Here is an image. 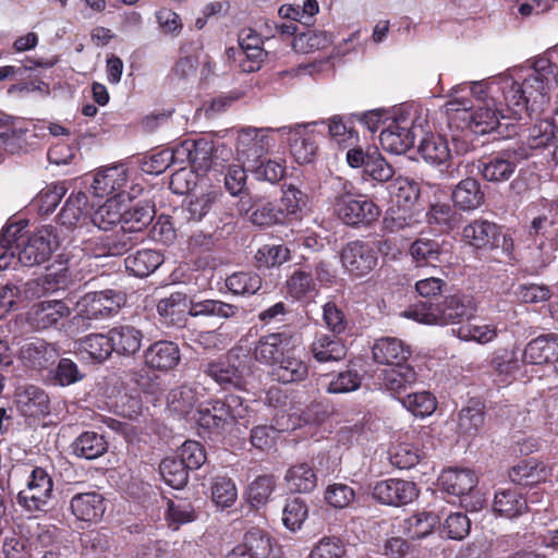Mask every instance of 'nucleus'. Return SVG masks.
I'll return each instance as SVG.
<instances>
[{"label":"nucleus","mask_w":558,"mask_h":558,"mask_svg":"<svg viewBox=\"0 0 558 558\" xmlns=\"http://www.w3.org/2000/svg\"><path fill=\"white\" fill-rule=\"evenodd\" d=\"M511 69L488 80L461 83L450 89L447 104L449 112H456L458 118L466 123V128L475 134H487L495 131L500 119L521 120L530 116L531 104L524 112L515 114L501 82Z\"/></svg>","instance_id":"1"},{"label":"nucleus","mask_w":558,"mask_h":558,"mask_svg":"<svg viewBox=\"0 0 558 558\" xmlns=\"http://www.w3.org/2000/svg\"><path fill=\"white\" fill-rule=\"evenodd\" d=\"M557 60L558 44L529 64L512 68L510 74L501 78L506 98L515 114L524 112L529 104L532 110H538L549 102L551 90L557 84Z\"/></svg>","instance_id":"2"},{"label":"nucleus","mask_w":558,"mask_h":558,"mask_svg":"<svg viewBox=\"0 0 558 558\" xmlns=\"http://www.w3.org/2000/svg\"><path fill=\"white\" fill-rule=\"evenodd\" d=\"M23 221L7 226L0 233V270L47 262L59 246L56 228L44 226L27 235Z\"/></svg>","instance_id":"3"},{"label":"nucleus","mask_w":558,"mask_h":558,"mask_svg":"<svg viewBox=\"0 0 558 558\" xmlns=\"http://www.w3.org/2000/svg\"><path fill=\"white\" fill-rule=\"evenodd\" d=\"M125 294L116 290L88 292L76 302L72 300L47 299L38 302L36 314H70L75 304V314H113L125 304Z\"/></svg>","instance_id":"4"},{"label":"nucleus","mask_w":558,"mask_h":558,"mask_svg":"<svg viewBox=\"0 0 558 558\" xmlns=\"http://www.w3.org/2000/svg\"><path fill=\"white\" fill-rule=\"evenodd\" d=\"M418 120L416 107L407 104L395 107L392 120L379 135L381 148L395 155L407 153L414 145L416 130L421 128Z\"/></svg>","instance_id":"5"},{"label":"nucleus","mask_w":558,"mask_h":558,"mask_svg":"<svg viewBox=\"0 0 558 558\" xmlns=\"http://www.w3.org/2000/svg\"><path fill=\"white\" fill-rule=\"evenodd\" d=\"M337 217L347 226H368L380 215L379 207L366 195L354 192L351 184H343V190L333 201Z\"/></svg>","instance_id":"6"},{"label":"nucleus","mask_w":558,"mask_h":558,"mask_svg":"<svg viewBox=\"0 0 558 558\" xmlns=\"http://www.w3.org/2000/svg\"><path fill=\"white\" fill-rule=\"evenodd\" d=\"M276 128L245 126L238 131L235 140V158L245 167L266 157L276 145Z\"/></svg>","instance_id":"7"},{"label":"nucleus","mask_w":558,"mask_h":558,"mask_svg":"<svg viewBox=\"0 0 558 558\" xmlns=\"http://www.w3.org/2000/svg\"><path fill=\"white\" fill-rule=\"evenodd\" d=\"M326 122L313 121L276 128L278 134L287 135L290 151L298 163H310L317 151V126H325Z\"/></svg>","instance_id":"8"},{"label":"nucleus","mask_w":558,"mask_h":558,"mask_svg":"<svg viewBox=\"0 0 558 558\" xmlns=\"http://www.w3.org/2000/svg\"><path fill=\"white\" fill-rule=\"evenodd\" d=\"M418 324L424 325H451V333L466 341H476L478 343H487L492 341L496 335V328L490 325H480L476 323L477 316H466L465 320H460V316H410Z\"/></svg>","instance_id":"9"},{"label":"nucleus","mask_w":558,"mask_h":558,"mask_svg":"<svg viewBox=\"0 0 558 558\" xmlns=\"http://www.w3.org/2000/svg\"><path fill=\"white\" fill-rule=\"evenodd\" d=\"M245 409L239 397L230 396L226 400H210L198 404L195 421L206 429L223 428L231 422L244 416Z\"/></svg>","instance_id":"10"},{"label":"nucleus","mask_w":558,"mask_h":558,"mask_svg":"<svg viewBox=\"0 0 558 558\" xmlns=\"http://www.w3.org/2000/svg\"><path fill=\"white\" fill-rule=\"evenodd\" d=\"M53 481L40 466H34L27 480L26 488L17 494V502L29 512L45 511L52 498Z\"/></svg>","instance_id":"11"},{"label":"nucleus","mask_w":558,"mask_h":558,"mask_svg":"<svg viewBox=\"0 0 558 558\" xmlns=\"http://www.w3.org/2000/svg\"><path fill=\"white\" fill-rule=\"evenodd\" d=\"M529 156L530 153L523 145L508 148L481 161L478 171L488 182H506L512 177L519 163Z\"/></svg>","instance_id":"12"},{"label":"nucleus","mask_w":558,"mask_h":558,"mask_svg":"<svg viewBox=\"0 0 558 558\" xmlns=\"http://www.w3.org/2000/svg\"><path fill=\"white\" fill-rule=\"evenodd\" d=\"M201 369L225 390L244 388L243 368L239 356L232 351L218 359L202 363Z\"/></svg>","instance_id":"13"},{"label":"nucleus","mask_w":558,"mask_h":558,"mask_svg":"<svg viewBox=\"0 0 558 558\" xmlns=\"http://www.w3.org/2000/svg\"><path fill=\"white\" fill-rule=\"evenodd\" d=\"M389 246L388 241H379L378 246L362 241H353L347 244L341 252L343 267L353 276L362 277L368 274L377 265V250L383 251Z\"/></svg>","instance_id":"14"},{"label":"nucleus","mask_w":558,"mask_h":558,"mask_svg":"<svg viewBox=\"0 0 558 558\" xmlns=\"http://www.w3.org/2000/svg\"><path fill=\"white\" fill-rule=\"evenodd\" d=\"M158 314H230L231 306L227 303L205 300L193 303L182 292H175L161 299L157 304Z\"/></svg>","instance_id":"15"},{"label":"nucleus","mask_w":558,"mask_h":558,"mask_svg":"<svg viewBox=\"0 0 558 558\" xmlns=\"http://www.w3.org/2000/svg\"><path fill=\"white\" fill-rule=\"evenodd\" d=\"M14 397L17 411L25 417L40 418L50 414V398L38 386H19Z\"/></svg>","instance_id":"16"},{"label":"nucleus","mask_w":558,"mask_h":558,"mask_svg":"<svg viewBox=\"0 0 558 558\" xmlns=\"http://www.w3.org/2000/svg\"><path fill=\"white\" fill-rule=\"evenodd\" d=\"M417 488L413 482L389 478L378 482L373 488V497L387 506H403L417 497Z\"/></svg>","instance_id":"17"},{"label":"nucleus","mask_w":558,"mask_h":558,"mask_svg":"<svg viewBox=\"0 0 558 558\" xmlns=\"http://www.w3.org/2000/svg\"><path fill=\"white\" fill-rule=\"evenodd\" d=\"M529 234L537 242V248L543 254L541 267H546L555 259L554 251L558 250V243H555L558 239L556 222L546 215L537 216L531 221Z\"/></svg>","instance_id":"18"},{"label":"nucleus","mask_w":558,"mask_h":558,"mask_svg":"<svg viewBox=\"0 0 558 558\" xmlns=\"http://www.w3.org/2000/svg\"><path fill=\"white\" fill-rule=\"evenodd\" d=\"M462 236L475 250L492 251L500 245L501 228L495 222L477 219L463 228Z\"/></svg>","instance_id":"19"},{"label":"nucleus","mask_w":558,"mask_h":558,"mask_svg":"<svg viewBox=\"0 0 558 558\" xmlns=\"http://www.w3.org/2000/svg\"><path fill=\"white\" fill-rule=\"evenodd\" d=\"M29 123L9 116L0 117V148L9 154L26 149L32 130Z\"/></svg>","instance_id":"20"},{"label":"nucleus","mask_w":558,"mask_h":558,"mask_svg":"<svg viewBox=\"0 0 558 558\" xmlns=\"http://www.w3.org/2000/svg\"><path fill=\"white\" fill-rule=\"evenodd\" d=\"M90 216L88 197L86 193L80 191L70 194L58 217L62 227L74 230L86 226Z\"/></svg>","instance_id":"21"},{"label":"nucleus","mask_w":558,"mask_h":558,"mask_svg":"<svg viewBox=\"0 0 558 558\" xmlns=\"http://www.w3.org/2000/svg\"><path fill=\"white\" fill-rule=\"evenodd\" d=\"M372 354L376 363L391 367L407 363L411 349L398 338L381 337L374 342Z\"/></svg>","instance_id":"22"},{"label":"nucleus","mask_w":558,"mask_h":558,"mask_svg":"<svg viewBox=\"0 0 558 558\" xmlns=\"http://www.w3.org/2000/svg\"><path fill=\"white\" fill-rule=\"evenodd\" d=\"M70 508L76 519L98 522L106 511L105 498L97 492L80 493L71 498Z\"/></svg>","instance_id":"23"},{"label":"nucleus","mask_w":558,"mask_h":558,"mask_svg":"<svg viewBox=\"0 0 558 558\" xmlns=\"http://www.w3.org/2000/svg\"><path fill=\"white\" fill-rule=\"evenodd\" d=\"M128 182V169L124 165H116L98 170L90 189L96 197L109 196L122 189Z\"/></svg>","instance_id":"24"},{"label":"nucleus","mask_w":558,"mask_h":558,"mask_svg":"<svg viewBox=\"0 0 558 558\" xmlns=\"http://www.w3.org/2000/svg\"><path fill=\"white\" fill-rule=\"evenodd\" d=\"M558 359V336H539L527 343L523 351V362L533 365L550 363Z\"/></svg>","instance_id":"25"},{"label":"nucleus","mask_w":558,"mask_h":558,"mask_svg":"<svg viewBox=\"0 0 558 558\" xmlns=\"http://www.w3.org/2000/svg\"><path fill=\"white\" fill-rule=\"evenodd\" d=\"M288 295L307 312V307L315 303L318 294L313 276L303 269H296L286 282Z\"/></svg>","instance_id":"26"},{"label":"nucleus","mask_w":558,"mask_h":558,"mask_svg":"<svg viewBox=\"0 0 558 558\" xmlns=\"http://www.w3.org/2000/svg\"><path fill=\"white\" fill-rule=\"evenodd\" d=\"M58 353L56 349L43 340L25 342L19 352V356L25 366L33 369H44L51 365Z\"/></svg>","instance_id":"27"},{"label":"nucleus","mask_w":558,"mask_h":558,"mask_svg":"<svg viewBox=\"0 0 558 558\" xmlns=\"http://www.w3.org/2000/svg\"><path fill=\"white\" fill-rule=\"evenodd\" d=\"M180 362V350L170 341H158L145 351V363L158 371H170Z\"/></svg>","instance_id":"28"},{"label":"nucleus","mask_w":558,"mask_h":558,"mask_svg":"<svg viewBox=\"0 0 558 558\" xmlns=\"http://www.w3.org/2000/svg\"><path fill=\"white\" fill-rule=\"evenodd\" d=\"M284 341L286 338L282 333H269L263 336L254 349V356L256 361L272 369L289 351L286 350Z\"/></svg>","instance_id":"29"},{"label":"nucleus","mask_w":558,"mask_h":558,"mask_svg":"<svg viewBox=\"0 0 558 558\" xmlns=\"http://www.w3.org/2000/svg\"><path fill=\"white\" fill-rule=\"evenodd\" d=\"M129 197L123 192L117 193L99 206L90 216V221L100 230H109L116 223L122 221L123 203Z\"/></svg>","instance_id":"30"},{"label":"nucleus","mask_w":558,"mask_h":558,"mask_svg":"<svg viewBox=\"0 0 558 558\" xmlns=\"http://www.w3.org/2000/svg\"><path fill=\"white\" fill-rule=\"evenodd\" d=\"M274 380L290 384L304 380L308 375L307 364L296 357L290 350L277 363L272 369L269 371Z\"/></svg>","instance_id":"31"},{"label":"nucleus","mask_w":558,"mask_h":558,"mask_svg":"<svg viewBox=\"0 0 558 558\" xmlns=\"http://www.w3.org/2000/svg\"><path fill=\"white\" fill-rule=\"evenodd\" d=\"M243 544L246 546L252 558H279L280 549L276 541L259 527L250 529L243 536Z\"/></svg>","instance_id":"32"},{"label":"nucleus","mask_w":558,"mask_h":558,"mask_svg":"<svg viewBox=\"0 0 558 558\" xmlns=\"http://www.w3.org/2000/svg\"><path fill=\"white\" fill-rule=\"evenodd\" d=\"M199 387L183 385L173 388L167 396L168 410L180 417L189 415L199 404Z\"/></svg>","instance_id":"33"},{"label":"nucleus","mask_w":558,"mask_h":558,"mask_svg":"<svg viewBox=\"0 0 558 558\" xmlns=\"http://www.w3.org/2000/svg\"><path fill=\"white\" fill-rule=\"evenodd\" d=\"M439 482L448 494L463 496L475 488L477 476L469 469H449L441 473Z\"/></svg>","instance_id":"34"},{"label":"nucleus","mask_w":558,"mask_h":558,"mask_svg":"<svg viewBox=\"0 0 558 558\" xmlns=\"http://www.w3.org/2000/svg\"><path fill=\"white\" fill-rule=\"evenodd\" d=\"M71 453L85 460H94L108 450V442L104 435L96 432H84L78 435L70 446Z\"/></svg>","instance_id":"35"},{"label":"nucleus","mask_w":558,"mask_h":558,"mask_svg":"<svg viewBox=\"0 0 558 558\" xmlns=\"http://www.w3.org/2000/svg\"><path fill=\"white\" fill-rule=\"evenodd\" d=\"M454 205L462 210H474L484 202V192L477 180L466 178L461 180L452 192Z\"/></svg>","instance_id":"36"},{"label":"nucleus","mask_w":558,"mask_h":558,"mask_svg":"<svg viewBox=\"0 0 558 558\" xmlns=\"http://www.w3.org/2000/svg\"><path fill=\"white\" fill-rule=\"evenodd\" d=\"M381 380L388 391L399 396L416 381V373L412 366L404 363L385 369Z\"/></svg>","instance_id":"37"},{"label":"nucleus","mask_w":558,"mask_h":558,"mask_svg":"<svg viewBox=\"0 0 558 558\" xmlns=\"http://www.w3.org/2000/svg\"><path fill=\"white\" fill-rule=\"evenodd\" d=\"M124 263L128 271L143 278L153 274L163 263V256L155 250H140L128 256Z\"/></svg>","instance_id":"38"},{"label":"nucleus","mask_w":558,"mask_h":558,"mask_svg":"<svg viewBox=\"0 0 558 558\" xmlns=\"http://www.w3.org/2000/svg\"><path fill=\"white\" fill-rule=\"evenodd\" d=\"M417 151L430 165H444L451 158L450 148L445 137L427 134L421 141Z\"/></svg>","instance_id":"39"},{"label":"nucleus","mask_w":558,"mask_h":558,"mask_svg":"<svg viewBox=\"0 0 558 558\" xmlns=\"http://www.w3.org/2000/svg\"><path fill=\"white\" fill-rule=\"evenodd\" d=\"M493 509L499 515L512 519L527 510L525 498L515 489H502L495 494Z\"/></svg>","instance_id":"40"},{"label":"nucleus","mask_w":558,"mask_h":558,"mask_svg":"<svg viewBox=\"0 0 558 558\" xmlns=\"http://www.w3.org/2000/svg\"><path fill=\"white\" fill-rule=\"evenodd\" d=\"M250 36H240V51L238 52V62L241 70L245 73L258 71L267 56L266 51L260 47V38L254 37L255 45H251Z\"/></svg>","instance_id":"41"},{"label":"nucleus","mask_w":558,"mask_h":558,"mask_svg":"<svg viewBox=\"0 0 558 558\" xmlns=\"http://www.w3.org/2000/svg\"><path fill=\"white\" fill-rule=\"evenodd\" d=\"M112 352L130 356L135 354L142 343V332L130 326L113 328L109 331Z\"/></svg>","instance_id":"42"},{"label":"nucleus","mask_w":558,"mask_h":558,"mask_svg":"<svg viewBox=\"0 0 558 558\" xmlns=\"http://www.w3.org/2000/svg\"><path fill=\"white\" fill-rule=\"evenodd\" d=\"M284 482L291 493H310L316 487L317 477L308 464L300 463L288 469Z\"/></svg>","instance_id":"43"},{"label":"nucleus","mask_w":558,"mask_h":558,"mask_svg":"<svg viewBox=\"0 0 558 558\" xmlns=\"http://www.w3.org/2000/svg\"><path fill=\"white\" fill-rule=\"evenodd\" d=\"M391 202L402 209H410L418 199V184L408 178L398 177L388 186Z\"/></svg>","instance_id":"44"},{"label":"nucleus","mask_w":558,"mask_h":558,"mask_svg":"<svg viewBox=\"0 0 558 558\" xmlns=\"http://www.w3.org/2000/svg\"><path fill=\"white\" fill-rule=\"evenodd\" d=\"M439 521L433 512H420L403 520L401 530L409 538L421 539L428 536Z\"/></svg>","instance_id":"45"},{"label":"nucleus","mask_w":558,"mask_h":558,"mask_svg":"<svg viewBox=\"0 0 558 558\" xmlns=\"http://www.w3.org/2000/svg\"><path fill=\"white\" fill-rule=\"evenodd\" d=\"M196 517L190 500L179 497L167 500L166 521L171 530H179L181 525L195 521Z\"/></svg>","instance_id":"46"},{"label":"nucleus","mask_w":558,"mask_h":558,"mask_svg":"<svg viewBox=\"0 0 558 558\" xmlns=\"http://www.w3.org/2000/svg\"><path fill=\"white\" fill-rule=\"evenodd\" d=\"M546 469L535 459L522 460L509 471V478L518 485H532L546 477Z\"/></svg>","instance_id":"47"},{"label":"nucleus","mask_w":558,"mask_h":558,"mask_svg":"<svg viewBox=\"0 0 558 558\" xmlns=\"http://www.w3.org/2000/svg\"><path fill=\"white\" fill-rule=\"evenodd\" d=\"M155 210L148 204H135L131 208L123 207L121 229L131 232H141L154 218Z\"/></svg>","instance_id":"48"},{"label":"nucleus","mask_w":558,"mask_h":558,"mask_svg":"<svg viewBox=\"0 0 558 558\" xmlns=\"http://www.w3.org/2000/svg\"><path fill=\"white\" fill-rule=\"evenodd\" d=\"M247 170L256 180L275 184L284 177L286 163L281 158L270 159L266 156L248 166Z\"/></svg>","instance_id":"49"},{"label":"nucleus","mask_w":558,"mask_h":558,"mask_svg":"<svg viewBox=\"0 0 558 558\" xmlns=\"http://www.w3.org/2000/svg\"><path fill=\"white\" fill-rule=\"evenodd\" d=\"M312 353L316 361L327 363L344 359L347 349L340 340L330 339L323 335L313 342Z\"/></svg>","instance_id":"50"},{"label":"nucleus","mask_w":558,"mask_h":558,"mask_svg":"<svg viewBox=\"0 0 558 558\" xmlns=\"http://www.w3.org/2000/svg\"><path fill=\"white\" fill-rule=\"evenodd\" d=\"M306 203V195L296 186L290 184L282 191V197L280 199L278 210L283 214L284 222L287 220L299 219Z\"/></svg>","instance_id":"51"},{"label":"nucleus","mask_w":558,"mask_h":558,"mask_svg":"<svg viewBox=\"0 0 558 558\" xmlns=\"http://www.w3.org/2000/svg\"><path fill=\"white\" fill-rule=\"evenodd\" d=\"M484 411L478 403L463 408L458 416V429L466 438L476 436L484 426Z\"/></svg>","instance_id":"52"},{"label":"nucleus","mask_w":558,"mask_h":558,"mask_svg":"<svg viewBox=\"0 0 558 558\" xmlns=\"http://www.w3.org/2000/svg\"><path fill=\"white\" fill-rule=\"evenodd\" d=\"M308 515V508L301 497H289L282 509V523L292 531H299Z\"/></svg>","instance_id":"53"},{"label":"nucleus","mask_w":558,"mask_h":558,"mask_svg":"<svg viewBox=\"0 0 558 558\" xmlns=\"http://www.w3.org/2000/svg\"><path fill=\"white\" fill-rule=\"evenodd\" d=\"M163 482L174 489L183 488L189 481V470L177 458H166L159 464Z\"/></svg>","instance_id":"54"},{"label":"nucleus","mask_w":558,"mask_h":558,"mask_svg":"<svg viewBox=\"0 0 558 558\" xmlns=\"http://www.w3.org/2000/svg\"><path fill=\"white\" fill-rule=\"evenodd\" d=\"M331 35L324 31L310 29L296 35L293 39L292 47L295 51L310 53L315 50L324 49L331 45Z\"/></svg>","instance_id":"55"},{"label":"nucleus","mask_w":558,"mask_h":558,"mask_svg":"<svg viewBox=\"0 0 558 558\" xmlns=\"http://www.w3.org/2000/svg\"><path fill=\"white\" fill-rule=\"evenodd\" d=\"M80 349L86 352L90 359L102 362L112 353L110 333H92L80 340Z\"/></svg>","instance_id":"56"},{"label":"nucleus","mask_w":558,"mask_h":558,"mask_svg":"<svg viewBox=\"0 0 558 558\" xmlns=\"http://www.w3.org/2000/svg\"><path fill=\"white\" fill-rule=\"evenodd\" d=\"M402 405L415 416L430 415L436 409V399L428 391L411 392L398 397Z\"/></svg>","instance_id":"57"},{"label":"nucleus","mask_w":558,"mask_h":558,"mask_svg":"<svg viewBox=\"0 0 558 558\" xmlns=\"http://www.w3.org/2000/svg\"><path fill=\"white\" fill-rule=\"evenodd\" d=\"M556 131L551 120H539L527 130L524 144L530 149L544 148L554 141Z\"/></svg>","instance_id":"58"},{"label":"nucleus","mask_w":558,"mask_h":558,"mask_svg":"<svg viewBox=\"0 0 558 558\" xmlns=\"http://www.w3.org/2000/svg\"><path fill=\"white\" fill-rule=\"evenodd\" d=\"M276 478L274 475H262L256 477L248 486L247 499L250 504L258 508L269 500L276 488Z\"/></svg>","instance_id":"59"},{"label":"nucleus","mask_w":558,"mask_h":558,"mask_svg":"<svg viewBox=\"0 0 558 558\" xmlns=\"http://www.w3.org/2000/svg\"><path fill=\"white\" fill-rule=\"evenodd\" d=\"M362 384V376L356 369L348 368L332 375L327 384L328 393H348L357 390Z\"/></svg>","instance_id":"60"},{"label":"nucleus","mask_w":558,"mask_h":558,"mask_svg":"<svg viewBox=\"0 0 558 558\" xmlns=\"http://www.w3.org/2000/svg\"><path fill=\"white\" fill-rule=\"evenodd\" d=\"M421 457L420 450L409 442L395 445L389 451L390 463L401 470L413 468Z\"/></svg>","instance_id":"61"},{"label":"nucleus","mask_w":558,"mask_h":558,"mask_svg":"<svg viewBox=\"0 0 558 558\" xmlns=\"http://www.w3.org/2000/svg\"><path fill=\"white\" fill-rule=\"evenodd\" d=\"M238 498L235 484L231 478L217 477L211 486V499L217 507L222 509L231 507Z\"/></svg>","instance_id":"62"},{"label":"nucleus","mask_w":558,"mask_h":558,"mask_svg":"<svg viewBox=\"0 0 558 558\" xmlns=\"http://www.w3.org/2000/svg\"><path fill=\"white\" fill-rule=\"evenodd\" d=\"M64 193L65 189L62 185H49L37 194L32 202V206L35 207L40 215H49L59 205Z\"/></svg>","instance_id":"63"},{"label":"nucleus","mask_w":558,"mask_h":558,"mask_svg":"<svg viewBox=\"0 0 558 558\" xmlns=\"http://www.w3.org/2000/svg\"><path fill=\"white\" fill-rule=\"evenodd\" d=\"M344 543L336 536H324L311 549L307 558H343Z\"/></svg>","instance_id":"64"}]
</instances>
